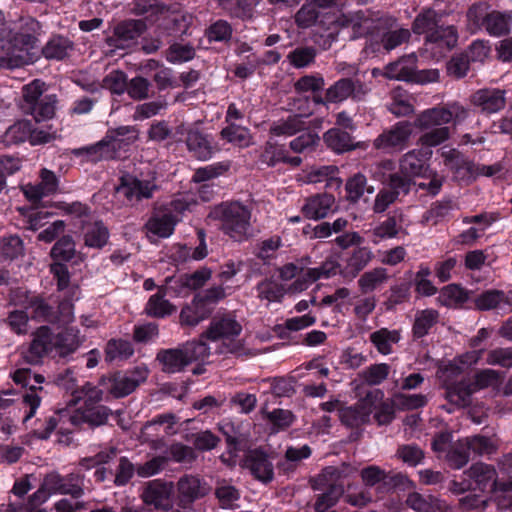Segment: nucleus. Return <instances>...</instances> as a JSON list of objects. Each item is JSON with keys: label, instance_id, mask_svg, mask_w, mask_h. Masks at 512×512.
I'll use <instances>...</instances> for the list:
<instances>
[{"label": "nucleus", "instance_id": "f257e3e1", "mask_svg": "<svg viewBox=\"0 0 512 512\" xmlns=\"http://www.w3.org/2000/svg\"><path fill=\"white\" fill-rule=\"evenodd\" d=\"M443 14L430 7L422 8L411 24V32L424 36V46L433 57L442 58L458 43V30L444 23Z\"/></svg>", "mask_w": 512, "mask_h": 512}, {"label": "nucleus", "instance_id": "f03ea898", "mask_svg": "<svg viewBox=\"0 0 512 512\" xmlns=\"http://www.w3.org/2000/svg\"><path fill=\"white\" fill-rule=\"evenodd\" d=\"M136 139L137 130L134 126L110 128L100 141L75 148L72 150V154L76 157H83L85 162L93 164L101 161L119 160Z\"/></svg>", "mask_w": 512, "mask_h": 512}, {"label": "nucleus", "instance_id": "7ed1b4c3", "mask_svg": "<svg viewBox=\"0 0 512 512\" xmlns=\"http://www.w3.org/2000/svg\"><path fill=\"white\" fill-rule=\"evenodd\" d=\"M208 217L218 222L219 230L234 242L242 243L251 237L252 207L240 200H227L214 205Z\"/></svg>", "mask_w": 512, "mask_h": 512}, {"label": "nucleus", "instance_id": "20e7f679", "mask_svg": "<svg viewBox=\"0 0 512 512\" xmlns=\"http://www.w3.org/2000/svg\"><path fill=\"white\" fill-rule=\"evenodd\" d=\"M449 489L455 494H462L466 491L510 492L512 491V475L508 481L499 480L494 466L477 462L463 472L460 480H452Z\"/></svg>", "mask_w": 512, "mask_h": 512}, {"label": "nucleus", "instance_id": "39448f33", "mask_svg": "<svg viewBox=\"0 0 512 512\" xmlns=\"http://www.w3.org/2000/svg\"><path fill=\"white\" fill-rule=\"evenodd\" d=\"M498 382V373L492 369H482L472 376H466L459 381L444 380L445 398L451 404L466 406L471 396L476 392L493 386Z\"/></svg>", "mask_w": 512, "mask_h": 512}, {"label": "nucleus", "instance_id": "423d86ee", "mask_svg": "<svg viewBox=\"0 0 512 512\" xmlns=\"http://www.w3.org/2000/svg\"><path fill=\"white\" fill-rule=\"evenodd\" d=\"M209 356V347L204 340L188 341L176 348L160 349L156 360L162 365V371L174 374L184 371L193 362Z\"/></svg>", "mask_w": 512, "mask_h": 512}, {"label": "nucleus", "instance_id": "0eeeda50", "mask_svg": "<svg viewBox=\"0 0 512 512\" xmlns=\"http://www.w3.org/2000/svg\"><path fill=\"white\" fill-rule=\"evenodd\" d=\"M46 84L40 79H34L22 89L23 101L21 108L36 122L50 120L54 117L58 98L56 94H47Z\"/></svg>", "mask_w": 512, "mask_h": 512}, {"label": "nucleus", "instance_id": "6e6552de", "mask_svg": "<svg viewBox=\"0 0 512 512\" xmlns=\"http://www.w3.org/2000/svg\"><path fill=\"white\" fill-rule=\"evenodd\" d=\"M225 297L221 286H215L196 293L190 303L185 304L179 315L181 326L194 327L209 318L215 305Z\"/></svg>", "mask_w": 512, "mask_h": 512}, {"label": "nucleus", "instance_id": "1a4fd4ad", "mask_svg": "<svg viewBox=\"0 0 512 512\" xmlns=\"http://www.w3.org/2000/svg\"><path fill=\"white\" fill-rule=\"evenodd\" d=\"M148 375L147 366L142 364L126 371L118 370L109 376H102L99 384L104 387L109 396L120 399L132 394L147 380Z\"/></svg>", "mask_w": 512, "mask_h": 512}, {"label": "nucleus", "instance_id": "9d476101", "mask_svg": "<svg viewBox=\"0 0 512 512\" xmlns=\"http://www.w3.org/2000/svg\"><path fill=\"white\" fill-rule=\"evenodd\" d=\"M417 57L414 54L401 57L395 62L389 63L385 68V75L389 79L410 83L426 84L439 80L437 69H416Z\"/></svg>", "mask_w": 512, "mask_h": 512}, {"label": "nucleus", "instance_id": "9b49d317", "mask_svg": "<svg viewBox=\"0 0 512 512\" xmlns=\"http://www.w3.org/2000/svg\"><path fill=\"white\" fill-rule=\"evenodd\" d=\"M158 190L155 173L139 178L131 173H123L119 177L116 193L125 198L126 204L134 205L143 200L151 199Z\"/></svg>", "mask_w": 512, "mask_h": 512}, {"label": "nucleus", "instance_id": "f8f14e48", "mask_svg": "<svg viewBox=\"0 0 512 512\" xmlns=\"http://www.w3.org/2000/svg\"><path fill=\"white\" fill-rule=\"evenodd\" d=\"M112 415V409L106 405L78 406L69 413L68 422L73 427L72 432L94 431L106 425Z\"/></svg>", "mask_w": 512, "mask_h": 512}, {"label": "nucleus", "instance_id": "ddd939ff", "mask_svg": "<svg viewBox=\"0 0 512 512\" xmlns=\"http://www.w3.org/2000/svg\"><path fill=\"white\" fill-rule=\"evenodd\" d=\"M474 110L485 117L502 112L507 106V91L499 87H483L469 97Z\"/></svg>", "mask_w": 512, "mask_h": 512}, {"label": "nucleus", "instance_id": "4468645a", "mask_svg": "<svg viewBox=\"0 0 512 512\" xmlns=\"http://www.w3.org/2000/svg\"><path fill=\"white\" fill-rule=\"evenodd\" d=\"M85 476L80 471L62 475L57 471L50 472L44 477V486L51 494L69 495L79 499L84 495Z\"/></svg>", "mask_w": 512, "mask_h": 512}, {"label": "nucleus", "instance_id": "2eb2a0df", "mask_svg": "<svg viewBox=\"0 0 512 512\" xmlns=\"http://www.w3.org/2000/svg\"><path fill=\"white\" fill-rule=\"evenodd\" d=\"M413 127H415L414 123L412 124L407 120L397 122L374 139V148L385 153L402 151L408 145Z\"/></svg>", "mask_w": 512, "mask_h": 512}, {"label": "nucleus", "instance_id": "dca6fc26", "mask_svg": "<svg viewBox=\"0 0 512 512\" xmlns=\"http://www.w3.org/2000/svg\"><path fill=\"white\" fill-rule=\"evenodd\" d=\"M476 10V5L469 8V19L484 29L490 36L499 38L510 34L512 28L511 11L492 10L483 16H478Z\"/></svg>", "mask_w": 512, "mask_h": 512}, {"label": "nucleus", "instance_id": "f3484780", "mask_svg": "<svg viewBox=\"0 0 512 512\" xmlns=\"http://www.w3.org/2000/svg\"><path fill=\"white\" fill-rule=\"evenodd\" d=\"M69 411L66 409H60L53 412L51 415L45 416L43 419H37L35 421V428L33 429V435L40 440H47L50 438L54 431L60 435L58 441L70 443V434L72 430L65 427L68 422Z\"/></svg>", "mask_w": 512, "mask_h": 512}, {"label": "nucleus", "instance_id": "a211bd4d", "mask_svg": "<svg viewBox=\"0 0 512 512\" xmlns=\"http://www.w3.org/2000/svg\"><path fill=\"white\" fill-rule=\"evenodd\" d=\"M241 331L242 326L233 314H217L211 319L207 330L201 334V340H233L240 335Z\"/></svg>", "mask_w": 512, "mask_h": 512}, {"label": "nucleus", "instance_id": "6ab92c4d", "mask_svg": "<svg viewBox=\"0 0 512 512\" xmlns=\"http://www.w3.org/2000/svg\"><path fill=\"white\" fill-rule=\"evenodd\" d=\"M327 99L332 104L342 103L351 98L360 101L366 94L365 84L360 79L343 77L335 81L327 89Z\"/></svg>", "mask_w": 512, "mask_h": 512}, {"label": "nucleus", "instance_id": "aec40b11", "mask_svg": "<svg viewBox=\"0 0 512 512\" xmlns=\"http://www.w3.org/2000/svg\"><path fill=\"white\" fill-rule=\"evenodd\" d=\"M146 29L147 25L144 20H123L114 27L113 35L107 38V44L111 47L124 49L137 40Z\"/></svg>", "mask_w": 512, "mask_h": 512}, {"label": "nucleus", "instance_id": "412c9836", "mask_svg": "<svg viewBox=\"0 0 512 512\" xmlns=\"http://www.w3.org/2000/svg\"><path fill=\"white\" fill-rule=\"evenodd\" d=\"M244 467L262 484H269L274 480V466L269 455L261 448L250 450L244 457Z\"/></svg>", "mask_w": 512, "mask_h": 512}, {"label": "nucleus", "instance_id": "4be33fe9", "mask_svg": "<svg viewBox=\"0 0 512 512\" xmlns=\"http://www.w3.org/2000/svg\"><path fill=\"white\" fill-rule=\"evenodd\" d=\"M53 350V332L48 326H40L33 333L28 349L23 352V359L31 365H37Z\"/></svg>", "mask_w": 512, "mask_h": 512}, {"label": "nucleus", "instance_id": "5701e85b", "mask_svg": "<svg viewBox=\"0 0 512 512\" xmlns=\"http://www.w3.org/2000/svg\"><path fill=\"white\" fill-rule=\"evenodd\" d=\"M474 308L479 311L497 310L503 314L512 311V291L485 290L473 298Z\"/></svg>", "mask_w": 512, "mask_h": 512}, {"label": "nucleus", "instance_id": "b1692460", "mask_svg": "<svg viewBox=\"0 0 512 512\" xmlns=\"http://www.w3.org/2000/svg\"><path fill=\"white\" fill-rule=\"evenodd\" d=\"M298 28L307 29L313 26L323 27L327 22L335 23V14L323 12L315 0L306 1L294 16Z\"/></svg>", "mask_w": 512, "mask_h": 512}, {"label": "nucleus", "instance_id": "393cba45", "mask_svg": "<svg viewBox=\"0 0 512 512\" xmlns=\"http://www.w3.org/2000/svg\"><path fill=\"white\" fill-rule=\"evenodd\" d=\"M42 26L38 20L31 16L22 17L19 21L18 30L13 33L10 40L22 52L37 47Z\"/></svg>", "mask_w": 512, "mask_h": 512}, {"label": "nucleus", "instance_id": "a878e982", "mask_svg": "<svg viewBox=\"0 0 512 512\" xmlns=\"http://www.w3.org/2000/svg\"><path fill=\"white\" fill-rule=\"evenodd\" d=\"M311 486L313 490H324L316 498L314 504V509L316 512L327 511L337 503L338 499L344 492L342 485L336 482L328 483L325 473L311 480Z\"/></svg>", "mask_w": 512, "mask_h": 512}, {"label": "nucleus", "instance_id": "bb28decb", "mask_svg": "<svg viewBox=\"0 0 512 512\" xmlns=\"http://www.w3.org/2000/svg\"><path fill=\"white\" fill-rule=\"evenodd\" d=\"M185 143L192 156L201 161L209 160L219 150L212 135L197 129L187 131Z\"/></svg>", "mask_w": 512, "mask_h": 512}, {"label": "nucleus", "instance_id": "cd10ccee", "mask_svg": "<svg viewBox=\"0 0 512 512\" xmlns=\"http://www.w3.org/2000/svg\"><path fill=\"white\" fill-rule=\"evenodd\" d=\"M373 394L368 393L359 403L339 409V419L343 425L350 428H359L370 421L373 413Z\"/></svg>", "mask_w": 512, "mask_h": 512}, {"label": "nucleus", "instance_id": "c85d7f7f", "mask_svg": "<svg viewBox=\"0 0 512 512\" xmlns=\"http://www.w3.org/2000/svg\"><path fill=\"white\" fill-rule=\"evenodd\" d=\"M173 485L161 480L150 481L143 490L142 500L148 506L168 511L172 507Z\"/></svg>", "mask_w": 512, "mask_h": 512}, {"label": "nucleus", "instance_id": "c756f323", "mask_svg": "<svg viewBox=\"0 0 512 512\" xmlns=\"http://www.w3.org/2000/svg\"><path fill=\"white\" fill-rule=\"evenodd\" d=\"M335 197L329 193H318L305 199L301 213L306 219L318 221L334 210Z\"/></svg>", "mask_w": 512, "mask_h": 512}, {"label": "nucleus", "instance_id": "7c9ffc66", "mask_svg": "<svg viewBox=\"0 0 512 512\" xmlns=\"http://www.w3.org/2000/svg\"><path fill=\"white\" fill-rule=\"evenodd\" d=\"M23 296L24 300H20L19 304L24 306L25 309L32 310L33 319L50 323L58 322V310L49 304L42 295L31 294L30 292L26 291Z\"/></svg>", "mask_w": 512, "mask_h": 512}, {"label": "nucleus", "instance_id": "2f4dec72", "mask_svg": "<svg viewBox=\"0 0 512 512\" xmlns=\"http://www.w3.org/2000/svg\"><path fill=\"white\" fill-rule=\"evenodd\" d=\"M445 166L453 173L454 177L462 181L473 180L475 163L466 157L458 149L452 148L442 153Z\"/></svg>", "mask_w": 512, "mask_h": 512}, {"label": "nucleus", "instance_id": "473e14b6", "mask_svg": "<svg viewBox=\"0 0 512 512\" xmlns=\"http://www.w3.org/2000/svg\"><path fill=\"white\" fill-rule=\"evenodd\" d=\"M12 378L16 384H21L25 387L29 386V391L23 395V402L29 407V411L24 417V422H27L29 419L34 417L38 407L40 406L41 398L37 394V391H41L43 388L36 387L31 384L32 371L30 369H17Z\"/></svg>", "mask_w": 512, "mask_h": 512}, {"label": "nucleus", "instance_id": "72a5a7b5", "mask_svg": "<svg viewBox=\"0 0 512 512\" xmlns=\"http://www.w3.org/2000/svg\"><path fill=\"white\" fill-rule=\"evenodd\" d=\"M178 504L181 508H189L198 499L206 495L201 479L193 475L182 476L177 484Z\"/></svg>", "mask_w": 512, "mask_h": 512}, {"label": "nucleus", "instance_id": "f704fd0d", "mask_svg": "<svg viewBox=\"0 0 512 512\" xmlns=\"http://www.w3.org/2000/svg\"><path fill=\"white\" fill-rule=\"evenodd\" d=\"M426 153L422 151H410L406 153L399 164V171L414 179L415 177H429L431 170L425 159Z\"/></svg>", "mask_w": 512, "mask_h": 512}, {"label": "nucleus", "instance_id": "c9c22d12", "mask_svg": "<svg viewBox=\"0 0 512 512\" xmlns=\"http://www.w3.org/2000/svg\"><path fill=\"white\" fill-rule=\"evenodd\" d=\"M323 141L328 149L335 154H344L358 148V143L349 131L341 128H330L323 134Z\"/></svg>", "mask_w": 512, "mask_h": 512}, {"label": "nucleus", "instance_id": "e433bc0d", "mask_svg": "<svg viewBox=\"0 0 512 512\" xmlns=\"http://www.w3.org/2000/svg\"><path fill=\"white\" fill-rule=\"evenodd\" d=\"M74 49V42L68 37L55 34L52 35L42 47V55L49 61H64L70 57Z\"/></svg>", "mask_w": 512, "mask_h": 512}, {"label": "nucleus", "instance_id": "4c0bfd02", "mask_svg": "<svg viewBox=\"0 0 512 512\" xmlns=\"http://www.w3.org/2000/svg\"><path fill=\"white\" fill-rule=\"evenodd\" d=\"M449 123H451V113L447 109V104L426 109L414 120V126L421 130L442 127Z\"/></svg>", "mask_w": 512, "mask_h": 512}, {"label": "nucleus", "instance_id": "58836bf2", "mask_svg": "<svg viewBox=\"0 0 512 512\" xmlns=\"http://www.w3.org/2000/svg\"><path fill=\"white\" fill-rule=\"evenodd\" d=\"M168 0H133L132 12L150 23L156 22L169 11Z\"/></svg>", "mask_w": 512, "mask_h": 512}, {"label": "nucleus", "instance_id": "ea45409f", "mask_svg": "<svg viewBox=\"0 0 512 512\" xmlns=\"http://www.w3.org/2000/svg\"><path fill=\"white\" fill-rule=\"evenodd\" d=\"M377 35L380 37L379 41L370 43L372 52H378L381 48L390 52L404 43H407L411 38V31L407 28H398L395 30H385L381 33L378 31Z\"/></svg>", "mask_w": 512, "mask_h": 512}, {"label": "nucleus", "instance_id": "a19ab883", "mask_svg": "<svg viewBox=\"0 0 512 512\" xmlns=\"http://www.w3.org/2000/svg\"><path fill=\"white\" fill-rule=\"evenodd\" d=\"M218 429L225 437L227 452L230 455H236L239 451L243 450L247 437L241 432L240 425H236L229 420H223L219 423Z\"/></svg>", "mask_w": 512, "mask_h": 512}, {"label": "nucleus", "instance_id": "79ce46f5", "mask_svg": "<svg viewBox=\"0 0 512 512\" xmlns=\"http://www.w3.org/2000/svg\"><path fill=\"white\" fill-rule=\"evenodd\" d=\"M339 269V264L334 262H325L320 267L308 268L302 278H297L294 281L293 287L295 290H305L320 278H329L336 275Z\"/></svg>", "mask_w": 512, "mask_h": 512}, {"label": "nucleus", "instance_id": "37998d69", "mask_svg": "<svg viewBox=\"0 0 512 512\" xmlns=\"http://www.w3.org/2000/svg\"><path fill=\"white\" fill-rule=\"evenodd\" d=\"M344 188L345 198L350 204H357L365 193L373 194L375 191L374 186L368 185L367 177L360 172L348 177Z\"/></svg>", "mask_w": 512, "mask_h": 512}, {"label": "nucleus", "instance_id": "c03bdc74", "mask_svg": "<svg viewBox=\"0 0 512 512\" xmlns=\"http://www.w3.org/2000/svg\"><path fill=\"white\" fill-rule=\"evenodd\" d=\"M50 495L51 492L44 486L43 481L38 490L30 495L26 502L10 501L7 512H42L40 507L48 500Z\"/></svg>", "mask_w": 512, "mask_h": 512}, {"label": "nucleus", "instance_id": "a18cd8bd", "mask_svg": "<svg viewBox=\"0 0 512 512\" xmlns=\"http://www.w3.org/2000/svg\"><path fill=\"white\" fill-rule=\"evenodd\" d=\"M401 230L402 214L395 211L373 228L371 241L378 244L381 240L395 238Z\"/></svg>", "mask_w": 512, "mask_h": 512}, {"label": "nucleus", "instance_id": "49530a36", "mask_svg": "<svg viewBox=\"0 0 512 512\" xmlns=\"http://www.w3.org/2000/svg\"><path fill=\"white\" fill-rule=\"evenodd\" d=\"M307 129V123L301 114L289 115L286 119L274 122L269 129L272 136H294Z\"/></svg>", "mask_w": 512, "mask_h": 512}, {"label": "nucleus", "instance_id": "de8ad7c7", "mask_svg": "<svg viewBox=\"0 0 512 512\" xmlns=\"http://www.w3.org/2000/svg\"><path fill=\"white\" fill-rule=\"evenodd\" d=\"M165 295V290L159 289L155 294L149 297L144 308V312L147 316L163 319L173 314L176 308L169 300L165 299Z\"/></svg>", "mask_w": 512, "mask_h": 512}, {"label": "nucleus", "instance_id": "09e8293b", "mask_svg": "<svg viewBox=\"0 0 512 512\" xmlns=\"http://www.w3.org/2000/svg\"><path fill=\"white\" fill-rule=\"evenodd\" d=\"M177 224V218L170 212L161 215H154L145 224L148 233L159 238L170 237Z\"/></svg>", "mask_w": 512, "mask_h": 512}, {"label": "nucleus", "instance_id": "8fccbe9b", "mask_svg": "<svg viewBox=\"0 0 512 512\" xmlns=\"http://www.w3.org/2000/svg\"><path fill=\"white\" fill-rule=\"evenodd\" d=\"M134 352V347L130 341L122 338H112L105 345V361L107 363L126 361L134 355Z\"/></svg>", "mask_w": 512, "mask_h": 512}, {"label": "nucleus", "instance_id": "3c124183", "mask_svg": "<svg viewBox=\"0 0 512 512\" xmlns=\"http://www.w3.org/2000/svg\"><path fill=\"white\" fill-rule=\"evenodd\" d=\"M469 291L459 284H449L441 289L440 301L443 306L448 308H463L464 305L470 300Z\"/></svg>", "mask_w": 512, "mask_h": 512}, {"label": "nucleus", "instance_id": "603ef678", "mask_svg": "<svg viewBox=\"0 0 512 512\" xmlns=\"http://www.w3.org/2000/svg\"><path fill=\"white\" fill-rule=\"evenodd\" d=\"M439 312L432 308L417 311L412 326L414 339H422L427 336L430 330L438 323Z\"/></svg>", "mask_w": 512, "mask_h": 512}, {"label": "nucleus", "instance_id": "864d4df0", "mask_svg": "<svg viewBox=\"0 0 512 512\" xmlns=\"http://www.w3.org/2000/svg\"><path fill=\"white\" fill-rule=\"evenodd\" d=\"M373 253L368 247H360L353 249L351 255L346 260L343 273L345 276L356 277L372 260Z\"/></svg>", "mask_w": 512, "mask_h": 512}, {"label": "nucleus", "instance_id": "5fc2aeb1", "mask_svg": "<svg viewBox=\"0 0 512 512\" xmlns=\"http://www.w3.org/2000/svg\"><path fill=\"white\" fill-rule=\"evenodd\" d=\"M104 391H106L104 388L101 389L91 382H86L76 389L73 395L74 402L82 401L80 406L102 405L103 400L109 399V395L105 396Z\"/></svg>", "mask_w": 512, "mask_h": 512}, {"label": "nucleus", "instance_id": "6e6d98bb", "mask_svg": "<svg viewBox=\"0 0 512 512\" xmlns=\"http://www.w3.org/2000/svg\"><path fill=\"white\" fill-rule=\"evenodd\" d=\"M369 339L380 354L388 355L392 353V345L400 341L401 335L398 330L381 328L372 332Z\"/></svg>", "mask_w": 512, "mask_h": 512}, {"label": "nucleus", "instance_id": "4d7b16f0", "mask_svg": "<svg viewBox=\"0 0 512 512\" xmlns=\"http://www.w3.org/2000/svg\"><path fill=\"white\" fill-rule=\"evenodd\" d=\"M110 233L101 220L89 225L84 233V244L89 248L102 249L109 240Z\"/></svg>", "mask_w": 512, "mask_h": 512}, {"label": "nucleus", "instance_id": "13d9d810", "mask_svg": "<svg viewBox=\"0 0 512 512\" xmlns=\"http://www.w3.org/2000/svg\"><path fill=\"white\" fill-rule=\"evenodd\" d=\"M204 36L210 44H228L233 37V27L227 20L218 19L205 29Z\"/></svg>", "mask_w": 512, "mask_h": 512}, {"label": "nucleus", "instance_id": "bf43d9fd", "mask_svg": "<svg viewBox=\"0 0 512 512\" xmlns=\"http://www.w3.org/2000/svg\"><path fill=\"white\" fill-rule=\"evenodd\" d=\"M76 255L75 241L71 235H62L57 239L50 250V257L54 262L67 263Z\"/></svg>", "mask_w": 512, "mask_h": 512}, {"label": "nucleus", "instance_id": "052dcab7", "mask_svg": "<svg viewBox=\"0 0 512 512\" xmlns=\"http://www.w3.org/2000/svg\"><path fill=\"white\" fill-rule=\"evenodd\" d=\"M22 51L9 40H0V68L13 69L23 64Z\"/></svg>", "mask_w": 512, "mask_h": 512}, {"label": "nucleus", "instance_id": "680f3d73", "mask_svg": "<svg viewBox=\"0 0 512 512\" xmlns=\"http://www.w3.org/2000/svg\"><path fill=\"white\" fill-rule=\"evenodd\" d=\"M257 297L268 302H280L285 295V288L282 284L271 278H265L257 283L255 287Z\"/></svg>", "mask_w": 512, "mask_h": 512}, {"label": "nucleus", "instance_id": "e2e57ef3", "mask_svg": "<svg viewBox=\"0 0 512 512\" xmlns=\"http://www.w3.org/2000/svg\"><path fill=\"white\" fill-rule=\"evenodd\" d=\"M220 138L239 147L249 146L251 139L249 129L238 124H227L221 129Z\"/></svg>", "mask_w": 512, "mask_h": 512}, {"label": "nucleus", "instance_id": "0e129e2a", "mask_svg": "<svg viewBox=\"0 0 512 512\" xmlns=\"http://www.w3.org/2000/svg\"><path fill=\"white\" fill-rule=\"evenodd\" d=\"M470 459L469 446L465 439H460L449 447L446 454V461L450 468L461 469Z\"/></svg>", "mask_w": 512, "mask_h": 512}, {"label": "nucleus", "instance_id": "69168bd1", "mask_svg": "<svg viewBox=\"0 0 512 512\" xmlns=\"http://www.w3.org/2000/svg\"><path fill=\"white\" fill-rule=\"evenodd\" d=\"M464 439L469 446V451L478 456L492 455L498 449V444L492 437L477 434Z\"/></svg>", "mask_w": 512, "mask_h": 512}, {"label": "nucleus", "instance_id": "338daca9", "mask_svg": "<svg viewBox=\"0 0 512 512\" xmlns=\"http://www.w3.org/2000/svg\"><path fill=\"white\" fill-rule=\"evenodd\" d=\"M286 146L276 141H267L259 156V161L267 167H275L283 163L285 159Z\"/></svg>", "mask_w": 512, "mask_h": 512}, {"label": "nucleus", "instance_id": "774afa93", "mask_svg": "<svg viewBox=\"0 0 512 512\" xmlns=\"http://www.w3.org/2000/svg\"><path fill=\"white\" fill-rule=\"evenodd\" d=\"M53 348H55L61 357H67L74 353L78 348L77 335L73 329H66L53 335Z\"/></svg>", "mask_w": 512, "mask_h": 512}]
</instances>
